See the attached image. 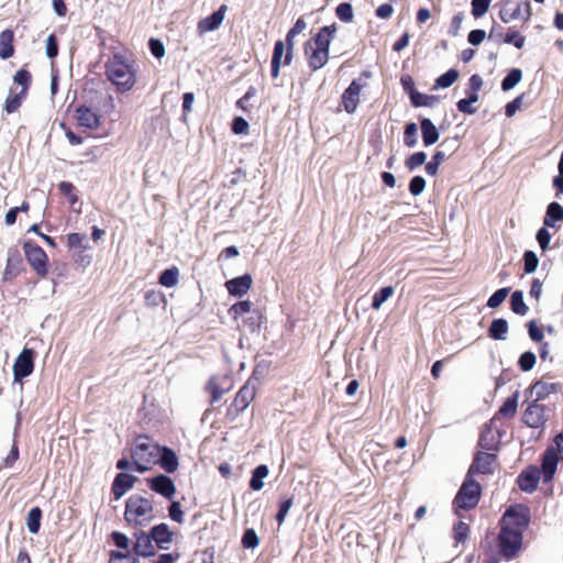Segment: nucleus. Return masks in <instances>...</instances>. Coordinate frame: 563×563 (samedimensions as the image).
<instances>
[{"instance_id": "774afa93", "label": "nucleus", "mask_w": 563, "mask_h": 563, "mask_svg": "<svg viewBox=\"0 0 563 563\" xmlns=\"http://www.w3.org/2000/svg\"><path fill=\"white\" fill-rule=\"evenodd\" d=\"M528 333L532 341L541 342L544 338L543 330L538 327L536 320H531L527 323Z\"/></svg>"}, {"instance_id": "e2e57ef3", "label": "nucleus", "mask_w": 563, "mask_h": 563, "mask_svg": "<svg viewBox=\"0 0 563 563\" xmlns=\"http://www.w3.org/2000/svg\"><path fill=\"white\" fill-rule=\"evenodd\" d=\"M168 516L173 521L177 523L184 522V511L179 501L172 499V503L168 507Z\"/></svg>"}, {"instance_id": "bb28decb", "label": "nucleus", "mask_w": 563, "mask_h": 563, "mask_svg": "<svg viewBox=\"0 0 563 563\" xmlns=\"http://www.w3.org/2000/svg\"><path fill=\"white\" fill-rule=\"evenodd\" d=\"M561 385L559 383H550L543 379L537 380L531 385V393L536 395L537 401L548 398L550 395L555 394L560 390Z\"/></svg>"}, {"instance_id": "69168bd1", "label": "nucleus", "mask_w": 563, "mask_h": 563, "mask_svg": "<svg viewBox=\"0 0 563 563\" xmlns=\"http://www.w3.org/2000/svg\"><path fill=\"white\" fill-rule=\"evenodd\" d=\"M256 95V89L254 87H250L245 95L236 101V107L241 109L243 112L249 113L251 111V107L249 104V100Z\"/></svg>"}, {"instance_id": "f3484780", "label": "nucleus", "mask_w": 563, "mask_h": 563, "mask_svg": "<svg viewBox=\"0 0 563 563\" xmlns=\"http://www.w3.org/2000/svg\"><path fill=\"white\" fill-rule=\"evenodd\" d=\"M559 453L554 448H548L543 454L540 475H542L544 483H550L556 472L559 460Z\"/></svg>"}, {"instance_id": "20e7f679", "label": "nucleus", "mask_w": 563, "mask_h": 563, "mask_svg": "<svg viewBox=\"0 0 563 563\" xmlns=\"http://www.w3.org/2000/svg\"><path fill=\"white\" fill-rule=\"evenodd\" d=\"M158 454L159 445L157 443H154L148 435H137L131 449L133 470L139 473L151 470L152 465L157 464Z\"/></svg>"}, {"instance_id": "0eeeda50", "label": "nucleus", "mask_w": 563, "mask_h": 563, "mask_svg": "<svg viewBox=\"0 0 563 563\" xmlns=\"http://www.w3.org/2000/svg\"><path fill=\"white\" fill-rule=\"evenodd\" d=\"M481 496V484L472 476L466 475L465 481L454 497L453 505L456 509L471 510L478 505Z\"/></svg>"}, {"instance_id": "7ed1b4c3", "label": "nucleus", "mask_w": 563, "mask_h": 563, "mask_svg": "<svg viewBox=\"0 0 563 563\" xmlns=\"http://www.w3.org/2000/svg\"><path fill=\"white\" fill-rule=\"evenodd\" d=\"M107 79L119 92L132 90L136 82V70L122 55L114 54L104 64Z\"/></svg>"}, {"instance_id": "c9c22d12", "label": "nucleus", "mask_w": 563, "mask_h": 563, "mask_svg": "<svg viewBox=\"0 0 563 563\" xmlns=\"http://www.w3.org/2000/svg\"><path fill=\"white\" fill-rule=\"evenodd\" d=\"M268 467L265 464L256 466L252 472L250 487L253 490H261L264 486L263 479L268 475Z\"/></svg>"}, {"instance_id": "a878e982", "label": "nucleus", "mask_w": 563, "mask_h": 563, "mask_svg": "<svg viewBox=\"0 0 563 563\" xmlns=\"http://www.w3.org/2000/svg\"><path fill=\"white\" fill-rule=\"evenodd\" d=\"M157 464H159L166 473L173 474L179 466L178 456L170 448L159 446Z\"/></svg>"}, {"instance_id": "864d4df0", "label": "nucleus", "mask_w": 563, "mask_h": 563, "mask_svg": "<svg viewBox=\"0 0 563 563\" xmlns=\"http://www.w3.org/2000/svg\"><path fill=\"white\" fill-rule=\"evenodd\" d=\"M295 34H291L290 31L287 32L286 34V38H285V49H286V53H285V58L283 60V65L284 66H289L292 62V57H294V47H295V42H294V38H295Z\"/></svg>"}, {"instance_id": "473e14b6", "label": "nucleus", "mask_w": 563, "mask_h": 563, "mask_svg": "<svg viewBox=\"0 0 563 563\" xmlns=\"http://www.w3.org/2000/svg\"><path fill=\"white\" fill-rule=\"evenodd\" d=\"M508 329L509 327L506 319H494L488 328V335L493 340H505Z\"/></svg>"}, {"instance_id": "72a5a7b5", "label": "nucleus", "mask_w": 563, "mask_h": 563, "mask_svg": "<svg viewBox=\"0 0 563 563\" xmlns=\"http://www.w3.org/2000/svg\"><path fill=\"white\" fill-rule=\"evenodd\" d=\"M27 97V93L24 91L14 92L12 89L10 90V95L5 99L4 110L7 113L16 112L22 106L23 100Z\"/></svg>"}, {"instance_id": "cd10ccee", "label": "nucleus", "mask_w": 563, "mask_h": 563, "mask_svg": "<svg viewBox=\"0 0 563 563\" xmlns=\"http://www.w3.org/2000/svg\"><path fill=\"white\" fill-rule=\"evenodd\" d=\"M558 222H563V207L559 202L553 201L547 207L543 225L545 228H555Z\"/></svg>"}, {"instance_id": "338daca9", "label": "nucleus", "mask_w": 563, "mask_h": 563, "mask_svg": "<svg viewBox=\"0 0 563 563\" xmlns=\"http://www.w3.org/2000/svg\"><path fill=\"white\" fill-rule=\"evenodd\" d=\"M426 188V180L422 176H415L409 183V191L412 196H419Z\"/></svg>"}, {"instance_id": "c85d7f7f", "label": "nucleus", "mask_w": 563, "mask_h": 563, "mask_svg": "<svg viewBox=\"0 0 563 563\" xmlns=\"http://www.w3.org/2000/svg\"><path fill=\"white\" fill-rule=\"evenodd\" d=\"M420 129H421V133H422L423 144L426 146L433 145L434 143L438 142L440 134H439L438 129L435 128V125L433 124V122L430 119H428V118L421 119L420 120Z\"/></svg>"}, {"instance_id": "6e6d98bb", "label": "nucleus", "mask_w": 563, "mask_h": 563, "mask_svg": "<svg viewBox=\"0 0 563 563\" xmlns=\"http://www.w3.org/2000/svg\"><path fill=\"white\" fill-rule=\"evenodd\" d=\"M504 42L514 45L516 48H522L526 37L518 31L509 29L505 35Z\"/></svg>"}, {"instance_id": "8fccbe9b", "label": "nucleus", "mask_w": 563, "mask_h": 563, "mask_svg": "<svg viewBox=\"0 0 563 563\" xmlns=\"http://www.w3.org/2000/svg\"><path fill=\"white\" fill-rule=\"evenodd\" d=\"M410 100L415 107H430L434 100V96L421 93L416 90L410 91Z\"/></svg>"}, {"instance_id": "9d476101", "label": "nucleus", "mask_w": 563, "mask_h": 563, "mask_svg": "<svg viewBox=\"0 0 563 563\" xmlns=\"http://www.w3.org/2000/svg\"><path fill=\"white\" fill-rule=\"evenodd\" d=\"M234 387L233 377L229 374L212 375L205 386V390L210 395V402H218L224 394L231 391Z\"/></svg>"}, {"instance_id": "0e129e2a", "label": "nucleus", "mask_w": 563, "mask_h": 563, "mask_svg": "<svg viewBox=\"0 0 563 563\" xmlns=\"http://www.w3.org/2000/svg\"><path fill=\"white\" fill-rule=\"evenodd\" d=\"M87 240V236L86 234H81V233H69L67 235V246L69 249H76V247H79V249H84L86 250L87 249V245H85L84 243L86 242Z\"/></svg>"}, {"instance_id": "79ce46f5", "label": "nucleus", "mask_w": 563, "mask_h": 563, "mask_svg": "<svg viewBox=\"0 0 563 563\" xmlns=\"http://www.w3.org/2000/svg\"><path fill=\"white\" fill-rule=\"evenodd\" d=\"M108 563H140V560L130 551H111Z\"/></svg>"}, {"instance_id": "bf43d9fd", "label": "nucleus", "mask_w": 563, "mask_h": 563, "mask_svg": "<svg viewBox=\"0 0 563 563\" xmlns=\"http://www.w3.org/2000/svg\"><path fill=\"white\" fill-rule=\"evenodd\" d=\"M427 154L424 152H416L406 158L405 165L409 170H413L417 167L426 163Z\"/></svg>"}, {"instance_id": "1a4fd4ad", "label": "nucleus", "mask_w": 563, "mask_h": 563, "mask_svg": "<svg viewBox=\"0 0 563 563\" xmlns=\"http://www.w3.org/2000/svg\"><path fill=\"white\" fill-rule=\"evenodd\" d=\"M25 258L40 277L48 274V256L45 251L31 241L23 243Z\"/></svg>"}, {"instance_id": "49530a36", "label": "nucleus", "mask_w": 563, "mask_h": 563, "mask_svg": "<svg viewBox=\"0 0 563 563\" xmlns=\"http://www.w3.org/2000/svg\"><path fill=\"white\" fill-rule=\"evenodd\" d=\"M335 14L338 19L344 23H350L353 21L354 13L351 3L342 2L335 8Z\"/></svg>"}, {"instance_id": "3c124183", "label": "nucleus", "mask_w": 563, "mask_h": 563, "mask_svg": "<svg viewBox=\"0 0 563 563\" xmlns=\"http://www.w3.org/2000/svg\"><path fill=\"white\" fill-rule=\"evenodd\" d=\"M522 258H523V272L526 274H532L533 272H536L538 264H539V258H538L537 254L533 251H526L523 253Z\"/></svg>"}, {"instance_id": "39448f33", "label": "nucleus", "mask_w": 563, "mask_h": 563, "mask_svg": "<svg viewBox=\"0 0 563 563\" xmlns=\"http://www.w3.org/2000/svg\"><path fill=\"white\" fill-rule=\"evenodd\" d=\"M154 518L153 501L134 494L125 500L124 520L129 526H145Z\"/></svg>"}, {"instance_id": "412c9836", "label": "nucleus", "mask_w": 563, "mask_h": 563, "mask_svg": "<svg viewBox=\"0 0 563 563\" xmlns=\"http://www.w3.org/2000/svg\"><path fill=\"white\" fill-rule=\"evenodd\" d=\"M493 420L484 424L479 439L478 446L486 451H497L500 443V435L493 429Z\"/></svg>"}, {"instance_id": "6e6552de", "label": "nucleus", "mask_w": 563, "mask_h": 563, "mask_svg": "<svg viewBox=\"0 0 563 563\" xmlns=\"http://www.w3.org/2000/svg\"><path fill=\"white\" fill-rule=\"evenodd\" d=\"M496 5L499 8V19L504 23L515 20H522L523 23H527L532 15L529 1L500 0Z\"/></svg>"}, {"instance_id": "393cba45", "label": "nucleus", "mask_w": 563, "mask_h": 563, "mask_svg": "<svg viewBox=\"0 0 563 563\" xmlns=\"http://www.w3.org/2000/svg\"><path fill=\"white\" fill-rule=\"evenodd\" d=\"M227 10V4H221L211 15L199 21L198 30L202 33L217 30L223 22Z\"/></svg>"}, {"instance_id": "a18cd8bd", "label": "nucleus", "mask_w": 563, "mask_h": 563, "mask_svg": "<svg viewBox=\"0 0 563 563\" xmlns=\"http://www.w3.org/2000/svg\"><path fill=\"white\" fill-rule=\"evenodd\" d=\"M459 78V71L454 68L449 69L446 73L437 78L434 88H449Z\"/></svg>"}, {"instance_id": "4d7b16f0", "label": "nucleus", "mask_w": 563, "mask_h": 563, "mask_svg": "<svg viewBox=\"0 0 563 563\" xmlns=\"http://www.w3.org/2000/svg\"><path fill=\"white\" fill-rule=\"evenodd\" d=\"M536 362H537V357H536L534 353L531 351H527L520 355V357L518 360V365L521 371L528 372L533 368V366L536 365Z\"/></svg>"}, {"instance_id": "a211bd4d", "label": "nucleus", "mask_w": 563, "mask_h": 563, "mask_svg": "<svg viewBox=\"0 0 563 563\" xmlns=\"http://www.w3.org/2000/svg\"><path fill=\"white\" fill-rule=\"evenodd\" d=\"M135 542L133 544V553L136 556L150 558L155 555L154 541L151 533L145 531L134 532Z\"/></svg>"}, {"instance_id": "4468645a", "label": "nucleus", "mask_w": 563, "mask_h": 563, "mask_svg": "<svg viewBox=\"0 0 563 563\" xmlns=\"http://www.w3.org/2000/svg\"><path fill=\"white\" fill-rule=\"evenodd\" d=\"M146 484L151 490L163 496L167 500H172L176 494L174 481L165 474H158L147 478Z\"/></svg>"}, {"instance_id": "a19ab883", "label": "nucleus", "mask_w": 563, "mask_h": 563, "mask_svg": "<svg viewBox=\"0 0 563 563\" xmlns=\"http://www.w3.org/2000/svg\"><path fill=\"white\" fill-rule=\"evenodd\" d=\"M263 322V314L258 309H252L247 318L243 320V325L246 327L250 332H256L260 330Z\"/></svg>"}, {"instance_id": "09e8293b", "label": "nucleus", "mask_w": 563, "mask_h": 563, "mask_svg": "<svg viewBox=\"0 0 563 563\" xmlns=\"http://www.w3.org/2000/svg\"><path fill=\"white\" fill-rule=\"evenodd\" d=\"M470 526L464 521H459L453 527V538L456 543H464L470 534Z\"/></svg>"}, {"instance_id": "052dcab7", "label": "nucleus", "mask_w": 563, "mask_h": 563, "mask_svg": "<svg viewBox=\"0 0 563 563\" xmlns=\"http://www.w3.org/2000/svg\"><path fill=\"white\" fill-rule=\"evenodd\" d=\"M551 233L548 231V228L544 225L540 228L537 232L536 239L541 251L544 253L550 249Z\"/></svg>"}, {"instance_id": "ea45409f", "label": "nucleus", "mask_w": 563, "mask_h": 563, "mask_svg": "<svg viewBox=\"0 0 563 563\" xmlns=\"http://www.w3.org/2000/svg\"><path fill=\"white\" fill-rule=\"evenodd\" d=\"M42 510L40 507H33L26 518V526L31 533H37L41 528Z\"/></svg>"}, {"instance_id": "58836bf2", "label": "nucleus", "mask_w": 563, "mask_h": 563, "mask_svg": "<svg viewBox=\"0 0 563 563\" xmlns=\"http://www.w3.org/2000/svg\"><path fill=\"white\" fill-rule=\"evenodd\" d=\"M395 292L393 286H386L380 288L377 292L374 294L372 299V308L374 310H378L382 305L387 301Z\"/></svg>"}, {"instance_id": "2f4dec72", "label": "nucleus", "mask_w": 563, "mask_h": 563, "mask_svg": "<svg viewBox=\"0 0 563 563\" xmlns=\"http://www.w3.org/2000/svg\"><path fill=\"white\" fill-rule=\"evenodd\" d=\"M285 44L283 41H277L274 45L273 56L271 62V75L272 78L276 79L279 76L282 67V58L285 57Z\"/></svg>"}, {"instance_id": "f03ea898", "label": "nucleus", "mask_w": 563, "mask_h": 563, "mask_svg": "<svg viewBox=\"0 0 563 563\" xmlns=\"http://www.w3.org/2000/svg\"><path fill=\"white\" fill-rule=\"evenodd\" d=\"M336 24L321 27L316 35L303 45V53L311 71L321 69L329 60L330 44L334 38Z\"/></svg>"}, {"instance_id": "5fc2aeb1", "label": "nucleus", "mask_w": 563, "mask_h": 563, "mask_svg": "<svg viewBox=\"0 0 563 563\" xmlns=\"http://www.w3.org/2000/svg\"><path fill=\"white\" fill-rule=\"evenodd\" d=\"M510 291L509 287L500 288L496 290L487 300V307L497 308L499 307L504 300L507 298Z\"/></svg>"}, {"instance_id": "603ef678", "label": "nucleus", "mask_w": 563, "mask_h": 563, "mask_svg": "<svg viewBox=\"0 0 563 563\" xmlns=\"http://www.w3.org/2000/svg\"><path fill=\"white\" fill-rule=\"evenodd\" d=\"M59 192L68 198V202L74 206L78 201L75 186L69 181H60L58 184Z\"/></svg>"}, {"instance_id": "9b49d317", "label": "nucleus", "mask_w": 563, "mask_h": 563, "mask_svg": "<svg viewBox=\"0 0 563 563\" xmlns=\"http://www.w3.org/2000/svg\"><path fill=\"white\" fill-rule=\"evenodd\" d=\"M35 351L30 347H24L16 356L13 364L14 382H21L23 378L30 376L34 371Z\"/></svg>"}, {"instance_id": "c756f323", "label": "nucleus", "mask_w": 563, "mask_h": 563, "mask_svg": "<svg viewBox=\"0 0 563 563\" xmlns=\"http://www.w3.org/2000/svg\"><path fill=\"white\" fill-rule=\"evenodd\" d=\"M14 33L7 29L0 33V58L8 59L14 54Z\"/></svg>"}, {"instance_id": "37998d69", "label": "nucleus", "mask_w": 563, "mask_h": 563, "mask_svg": "<svg viewBox=\"0 0 563 563\" xmlns=\"http://www.w3.org/2000/svg\"><path fill=\"white\" fill-rule=\"evenodd\" d=\"M13 81L22 87L20 91L29 93L32 84V75L27 69L21 68L13 76Z\"/></svg>"}, {"instance_id": "2eb2a0df", "label": "nucleus", "mask_w": 563, "mask_h": 563, "mask_svg": "<svg viewBox=\"0 0 563 563\" xmlns=\"http://www.w3.org/2000/svg\"><path fill=\"white\" fill-rule=\"evenodd\" d=\"M363 87L364 84H362L360 79H354L342 93L341 103L347 113L352 114L356 111Z\"/></svg>"}, {"instance_id": "c03bdc74", "label": "nucleus", "mask_w": 563, "mask_h": 563, "mask_svg": "<svg viewBox=\"0 0 563 563\" xmlns=\"http://www.w3.org/2000/svg\"><path fill=\"white\" fill-rule=\"evenodd\" d=\"M522 78V71L519 68H512L506 75V77L501 81V89L504 91H508L512 89Z\"/></svg>"}, {"instance_id": "6ab92c4d", "label": "nucleus", "mask_w": 563, "mask_h": 563, "mask_svg": "<svg viewBox=\"0 0 563 563\" xmlns=\"http://www.w3.org/2000/svg\"><path fill=\"white\" fill-rule=\"evenodd\" d=\"M75 119L78 126L97 130L100 126L99 115L91 108L82 104L76 108Z\"/></svg>"}, {"instance_id": "ddd939ff", "label": "nucleus", "mask_w": 563, "mask_h": 563, "mask_svg": "<svg viewBox=\"0 0 563 563\" xmlns=\"http://www.w3.org/2000/svg\"><path fill=\"white\" fill-rule=\"evenodd\" d=\"M497 462V455L490 452H477L473 459V462L468 468L467 475L472 476L475 474H493L495 471V464Z\"/></svg>"}, {"instance_id": "f704fd0d", "label": "nucleus", "mask_w": 563, "mask_h": 563, "mask_svg": "<svg viewBox=\"0 0 563 563\" xmlns=\"http://www.w3.org/2000/svg\"><path fill=\"white\" fill-rule=\"evenodd\" d=\"M179 280V269L177 266H173L163 271L158 277V283L167 288L175 287Z\"/></svg>"}, {"instance_id": "4c0bfd02", "label": "nucleus", "mask_w": 563, "mask_h": 563, "mask_svg": "<svg viewBox=\"0 0 563 563\" xmlns=\"http://www.w3.org/2000/svg\"><path fill=\"white\" fill-rule=\"evenodd\" d=\"M253 302L250 300H241L232 305L229 309V314L233 320H238L244 314H249L252 311Z\"/></svg>"}, {"instance_id": "7c9ffc66", "label": "nucleus", "mask_w": 563, "mask_h": 563, "mask_svg": "<svg viewBox=\"0 0 563 563\" xmlns=\"http://www.w3.org/2000/svg\"><path fill=\"white\" fill-rule=\"evenodd\" d=\"M517 407H518V393L516 391L512 396L508 397L504 401V404L500 406V408L495 413V416L492 420L495 421L496 419H500V418L515 417V415L517 412Z\"/></svg>"}, {"instance_id": "4be33fe9", "label": "nucleus", "mask_w": 563, "mask_h": 563, "mask_svg": "<svg viewBox=\"0 0 563 563\" xmlns=\"http://www.w3.org/2000/svg\"><path fill=\"white\" fill-rule=\"evenodd\" d=\"M253 284L252 276L244 274L242 276L232 278L225 283L228 292L235 297H242L249 292Z\"/></svg>"}, {"instance_id": "423d86ee", "label": "nucleus", "mask_w": 563, "mask_h": 563, "mask_svg": "<svg viewBox=\"0 0 563 563\" xmlns=\"http://www.w3.org/2000/svg\"><path fill=\"white\" fill-rule=\"evenodd\" d=\"M258 390V378L250 376L247 380L240 387L234 398L227 407L225 419L235 421L255 400Z\"/></svg>"}, {"instance_id": "e433bc0d", "label": "nucleus", "mask_w": 563, "mask_h": 563, "mask_svg": "<svg viewBox=\"0 0 563 563\" xmlns=\"http://www.w3.org/2000/svg\"><path fill=\"white\" fill-rule=\"evenodd\" d=\"M510 309L514 313L519 316H526L529 311V307L523 300V294L521 290H516L510 297Z\"/></svg>"}, {"instance_id": "680f3d73", "label": "nucleus", "mask_w": 563, "mask_h": 563, "mask_svg": "<svg viewBox=\"0 0 563 563\" xmlns=\"http://www.w3.org/2000/svg\"><path fill=\"white\" fill-rule=\"evenodd\" d=\"M260 544V539L254 529H246L242 537V545L245 549H254Z\"/></svg>"}, {"instance_id": "de8ad7c7", "label": "nucleus", "mask_w": 563, "mask_h": 563, "mask_svg": "<svg viewBox=\"0 0 563 563\" xmlns=\"http://www.w3.org/2000/svg\"><path fill=\"white\" fill-rule=\"evenodd\" d=\"M418 128L413 122L407 123L404 131V143L407 147H413L417 144Z\"/></svg>"}, {"instance_id": "5701e85b", "label": "nucleus", "mask_w": 563, "mask_h": 563, "mask_svg": "<svg viewBox=\"0 0 563 563\" xmlns=\"http://www.w3.org/2000/svg\"><path fill=\"white\" fill-rule=\"evenodd\" d=\"M150 533L156 547L161 550H167L168 544L173 542L174 533L166 523H159L152 527Z\"/></svg>"}, {"instance_id": "dca6fc26", "label": "nucleus", "mask_w": 563, "mask_h": 563, "mask_svg": "<svg viewBox=\"0 0 563 563\" xmlns=\"http://www.w3.org/2000/svg\"><path fill=\"white\" fill-rule=\"evenodd\" d=\"M24 271L22 256L16 247L8 251L7 265L2 275L3 282H9L18 277Z\"/></svg>"}, {"instance_id": "f257e3e1", "label": "nucleus", "mask_w": 563, "mask_h": 563, "mask_svg": "<svg viewBox=\"0 0 563 563\" xmlns=\"http://www.w3.org/2000/svg\"><path fill=\"white\" fill-rule=\"evenodd\" d=\"M530 523V509L522 504L510 506L501 517L498 534L499 553L507 560L517 556L523 540V532Z\"/></svg>"}, {"instance_id": "b1692460", "label": "nucleus", "mask_w": 563, "mask_h": 563, "mask_svg": "<svg viewBox=\"0 0 563 563\" xmlns=\"http://www.w3.org/2000/svg\"><path fill=\"white\" fill-rule=\"evenodd\" d=\"M136 482V477L128 473H119L112 483L111 493L114 499H120Z\"/></svg>"}, {"instance_id": "f8f14e48", "label": "nucleus", "mask_w": 563, "mask_h": 563, "mask_svg": "<svg viewBox=\"0 0 563 563\" xmlns=\"http://www.w3.org/2000/svg\"><path fill=\"white\" fill-rule=\"evenodd\" d=\"M547 410L548 408L545 405L533 400L528 405L522 413L523 423L534 429L542 428L548 420Z\"/></svg>"}, {"instance_id": "aec40b11", "label": "nucleus", "mask_w": 563, "mask_h": 563, "mask_svg": "<svg viewBox=\"0 0 563 563\" xmlns=\"http://www.w3.org/2000/svg\"><path fill=\"white\" fill-rule=\"evenodd\" d=\"M540 477V470L536 466H530L519 474L517 484L521 490L532 493L537 489Z\"/></svg>"}, {"instance_id": "13d9d810", "label": "nucleus", "mask_w": 563, "mask_h": 563, "mask_svg": "<svg viewBox=\"0 0 563 563\" xmlns=\"http://www.w3.org/2000/svg\"><path fill=\"white\" fill-rule=\"evenodd\" d=\"M492 0H472V15L475 19L482 18L489 9Z\"/></svg>"}]
</instances>
